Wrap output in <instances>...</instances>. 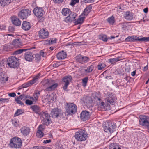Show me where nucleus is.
<instances>
[{
    "instance_id": "57",
    "label": "nucleus",
    "mask_w": 149,
    "mask_h": 149,
    "mask_svg": "<svg viewBox=\"0 0 149 149\" xmlns=\"http://www.w3.org/2000/svg\"><path fill=\"white\" fill-rule=\"evenodd\" d=\"M85 3H93L94 2L95 0H83Z\"/></svg>"
},
{
    "instance_id": "62",
    "label": "nucleus",
    "mask_w": 149,
    "mask_h": 149,
    "mask_svg": "<svg viewBox=\"0 0 149 149\" xmlns=\"http://www.w3.org/2000/svg\"><path fill=\"white\" fill-rule=\"evenodd\" d=\"M34 97L36 100L37 101L38 99L39 96L37 94H36L35 93V94L34 95Z\"/></svg>"
},
{
    "instance_id": "11",
    "label": "nucleus",
    "mask_w": 149,
    "mask_h": 149,
    "mask_svg": "<svg viewBox=\"0 0 149 149\" xmlns=\"http://www.w3.org/2000/svg\"><path fill=\"white\" fill-rule=\"evenodd\" d=\"M49 32L46 29L43 28L39 32V36L40 38L42 39L48 37Z\"/></svg>"
},
{
    "instance_id": "51",
    "label": "nucleus",
    "mask_w": 149,
    "mask_h": 149,
    "mask_svg": "<svg viewBox=\"0 0 149 149\" xmlns=\"http://www.w3.org/2000/svg\"><path fill=\"white\" fill-rule=\"evenodd\" d=\"M15 28L12 26H10L8 27V30L10 32H13L14 31Z\"/></svg>"
},
{
    "instance_id": "32",
    "label": "nucleus",
    "mask_w": 149,
    "mask_h": 149,
    "mask_svg": "<svg viewBox=\"0 0 149 149\" xmlns=\"http://www.w3.org/2000/svg\"><path fill=\"white\" fill-rule=\"evenodd\" d=\"M92 9V7L90 6L86 7L84 10L83 13L82 14V16L84 15L86 16L87 15L88 13L90 12Z\"/></svg>"
},
{
    "instance_id": "8",
    "label": "nucleus",
    "mask_w": 149,
    "mask_h": 149,
    "mask_svg": "<svg viewBox=\"0 0 149 149\" xmlns=\"http://www.w3.org/2000/svg\"><path fill=\"white\" fill-rule=\"evenodd\" d=\"M139 124L143 126L147 127L149 125V117L146 116H140Z\"/></svg>"
},
{
    "instance_id": "13",
    "label": "nucleus",
    "mask_w": 149,
    "mask_h": 149,
    "mask_svg": "<svg viewBox=\"0 0 149 149\" xmlns=\"http://www.w3.org/2000/svg\"><path fill=\"white\" fill-rule=\"evenodd\" d=\"M76 59L79 63H84L87 62L89 60V58L88 57L84 56L80 54L76 56Z\"/></svg>"
},
{
    "instance_id": "42",
    "label": "nucleus",
    "mask_w": 149,
    "mask_h": 149,
    "mask_svg": "<svg viewBox=\"0 0 149 149\" xmlns=\"http://www.w3.org/2000/svg\"><path fill=\"white\" fill-rule=\"evenodd\" d=\"M41 59V56L39 54H36L35 55V60L36 62L39 61Z\"/></svg>"
},
{
    "instance_id": "17",
    "label": "nucleus",
    "mask_w": 149,
    "mask_h": 149,
    "mask_svg": "<svg viewBox=\"0 0 149 149\" xmlns=\"http://www.w3.org/2000/svg\"><path fill=\"white\" fill-rule=\"evenodd\" d=\"M61 110L58 108L53 109L51 112V115L54 118H57L61 114Z\"/></svg>"
},
{
    "instance_id": "14",
    "label": "nucleus",
    "mask_w": 149,
    "mask_h": 149,
    "mask_svg": "<svg viewBox=\"0 0 149 149\" xmlns=\"http://www.w3.org/2000/svg\"><path fill=\"white\" fill-rule=\"evenodd\" d=\"M77 16L76 14L72 12L69 15L65 18V21L67 22H71L74 21Z\"/></svg>"
},
{
    "instance_id": "10",
    "label": "nucleus",
    "mask_w": 149,
    "mask_h": 149,
    "mask_svg": "<svg viewBox=\"0 0 149 149\" xmlns=\"http://www.w3.org/2000/svg\"><path fill=\"white\" fill-rule=\"evenodd\" d=\"M72 77L71 76L68 75L64 77L62 79V83L63 84V89L65 90L70 84V82L71 80Z\"/></svg>"
},
{
    "instance_id": "6",
    "label": "nucleus",
    "mask_w": 149,
    "mask_h": 149,
    "mask_svg": "<svg viewBox=\"0 0 149 149\" xmlns=\"http://www.w3.org/2000/svg\"><path fill=\"white\" fill-rule=\"evenodd\" d=\"M116 127L115 124L112 123L111 121L107 122L105 124L104 130L106 132H109L110 133H113L115 131Z\"/></svg>"
},
{
    "instance_id": "45",
    "label": "nucleus",
    "mask_w": 149,
    "mask_h": 149,
    "mask_svg": "<svg viewBox=\"0 0 149 149\" xmlns=\"http://www.w3.org/2000/svg\"><path fill=\"white\" fill-rule=\"evenodd\" d=\"M88 79V77H86L82 79V82L83 83L84 86H85L86 85Z\"/></svg>"
},
{
    "instance_id": "43",
    "label": "nucleus",
    "mask_w": 149,
    "mask_h": 149,
    "mask_svg": "<svg viewBox=\"0 0 149 149\" xmlns=\"http://www.w3.org/2000/svg\"><path fill=\"white\" fill-rule=\"evenodd\" d=\"M100 107L102 109H104V110L107 109V107H108V105L107 106H106V105L104 103V102H102L100 104Z\"/></svg>"
},
{
    "instance_id": "64",
    "label": "nucleus",
    "mask_w": 149,
    "mask_h": 149,
    "mask_svg": "<svg viewBox=\"0 0 149 149\" xmlns=\"http://www.w3.org/2000/svg\"><path fill=\"white\" fill-rule=\"evenodd\" d=\"M148 8H146L143 10V11L145 13H146L148 12Z\"/></svg>"
},
{
    "instance_id": "59",
    "label": "nucleus",
    "mask_w": 149,
    "mask_h": 149,
    "mask_svg": "<svg viewBox=\"0 0 149 149\" xmlns=\"http://www.w3.org/2000/svg\"><path fill=\"white\" fill-rule=\"evenodd\" d=\"M51 142V139L49 140H44L43 141V143H44L46 144L50 143Z\"/></svg>"
},
{
    "instance_id": "3",
    "label": "nucleus",
    "mask_w": 149,
    "mask_h": 149,
    "mask_svg": "<svg viewBox=\"0 0 149 149\" xmlns=\"http://www.w3.org/2000/svg\"><path fill=\"white\" fill-rule=\"evenodd\" d=\"M8 65L11 68H17L19 66L18 60L16 57L12 56L9 58Z\"/></svg>"
},
{
    "instance_id": "61",
    "label": "nucleus",
    "mask_w": 149,
    "mask_h": 149,
    "mask_svg": "<svg viewBox=\"0 0 149 149\" xmlns=\"http://www.w3.org/2000/svg\"><path fill=\"white\" fill-rule=\"evenodd\" d=\"M2 102H8L9 101V99L8 98H2Z\"/></svg>"
},
{
    "instance_id": "15",
    "label": "nucleus",
    "mask_w": 149,
    "mask_h": 149,
    "mask_svg": "<svg viewBox=\"0 0 149 149\" xmlns=\"http://www.w3.org/2000/svg\"><path fill=\"white\" fill-rule=\"evenodd\" d=\"M90 114V113L87 111H83L81 114V118L83 121H85L89 118Z\"/></svg>"
},
{
    "instance_id": "49",
    "label": "nucleus",
    "mask_w": 149,
    "mask_h": 149,
    "mask_svg": "<svg viewBox=\"0 0 149 149\" xmlns=\"http://www.w3.org/2000/svg\"><path fill=\"white\" fill-rule=\"evenodd\" d=\"M24 94L22 95L19 97H17L16 99L15 100H21L22 99H24Z\"/></svg>"
},
{
    "instance_id": "26",
    "label": "nucleus",
    "mask_w": 149,
    "mask_h": 149,
    "mask_svg": "<svg viewBox=\"0 0 149 149\" xmlns=\"http://www.w3.org/2000/svg\"><path fill=\"white\" fill-rule=\"evenodd\" d=\"M31 108L35 113L39 115L41 111V109L39 107L36 105H34L31 106Z\"/></svg>"
},
{
    "instance_id": "27",
    "label": "nucleus",
    "mask_w": 149,
    "mask_h": 149,
    "mask_svg": "<svg viewBox=\"0 0 149 149\" xmlns=\"http://www.w3.org/2000/svg\"><path fill=\"white\" fill-rule=\"evenodd\" d=\"M125 17L128 20H131L134 18L132 13L129 12H126L125 15Z\"/></svg>"
},
{
    "instance_id": "46",
    "label": "nucleus",
    "mask_w": 149,
    "mask_h": 149,
    "mask_svg": "<svg viewBox=\"0 0 149 149\" xmlns=\"http://www.w3.org/2000/svg\"><path fill=\"white\" fill-rule=\"evenodd\" d=\"M25 102L26 104L28 105H31L33 103L32 101L30 100L29 99H27L26 100Z\"/></svg>"
},
{
    "instance_id": "60",
    "label": "nucleus",
    "mask_w": 149,
    "mask_h": 149,
    "mask_svg": "<svg viewBox=\"0 0 149 149\" xmlns=\"http://www.w3.org/2000/svg\"><path fill=\"white\" fill-rule=\"evenodd\" d=\"M17 103L21 105H24V103L20 100H16Z\"/></svg>"
},
{
    "instance_id": "29",
    "label": "nucleus",
    "mask_w": 149,
    "mask_h": 149,
    "mask_svg": "<svg viewBox=\"0 0 149 149\" xmlns=\"http://www.w3.org/2000/svg\"><path fill=\"white\" fill-rule=\"evenodd\" d=\"M85 18V17L83 16H82V15L80 16L78 19L77 20L75 19V24L77 25L79 24H82Z\"/></svg>"
},
{
    "instance_id": "23",
    "label": "nucleus",
    "mask_w": 149,
    "mask_h": 149,
    "mask_svg": "<svg viewBox=\"0 0 149 149\" xmlns=\"http://www.w3.org/2000/svg\"><path fill=\"white\" fill-rule=\"evenodd\" d=\"M12 23L16 26H19L21 24V21L17 17L13 16L11 18Z\"/></svg>"
},
{
    "instance_id": "37",
    "label": "nucleus",
    "mask_w": 149,
    "mask_h": 149,
    "mask_svg": "<svg viewBox=\"0 0 149 149\" xmlns=\"http://www.w3.org/2000/svg\"><path fill=\"white\" fill-rule=\"evenodd\" d=\"M106 66V65L103 63H100L97 65L98 70H101Z\"/></svg>"
},
{
    "instance_id": "7",
    "label": "nucleus",
    "mask_w": 149,
    "mask_h": 149,
    "mask_svg": "<svg viewBox=\"0 0 149 149\" xmlns=\"http://www.w3.org/2000/svg\"><path fill=\"white\" fill-rule=\"evenodd\" d=\"M31 11L28 9H23L18 14V17L22 19H26L27 17L31 15Z\"/></svg>"
},
{
    "instance_id": "56",
    "label": "nucleus",
    "mask_w": 149,
    "mask_h": 149,
    "mask_svg": "<svg viewBox=\"0 0 149 149\" xmlns=\"http://www.w3.org/2000/svg\"><path fill=\"white\" fill-rule=\"evenodd\" d=\"M64 0H53L54 2L55 3H62Z\"/></svg>"
},
{
    "instance_id": "30",
    "label": "nucleus",
    "mask_w": 149,
    "mask_h": 149,
    "mask_svg": "<svg viewBox=\"0 0 149 149\" xmlns=\"http://www.w3.org/2000/svg\"><path fill=\"white\" fill-rule=\"evenodd\" d=\"M39 115L41 116H44L47 121H51L50 119V116L46 112L42 111L39 113Z\"/></svg>"
},
{
    "instance_id": "31",
    "label": "nucleus",
    "mask_w": 149,
    "mask_h": 149,
    "mask_svg": "<svg viewBox=\"0 0 149 149\" xmlns=\"http://www.w3.org/2000/svg\"><path fill=\"white\" fill-rule=\"evenodd\" d=\"M114 97L111 95H108L107 97V101L111 104H113Z\"/></svg>"
},
{
    "instance_id": "48",
    "label": "nucleus",
    "mask_w": 149,
    "mask_h": 149,
    "mask_svg": "<svg viewBox=\"0 0 149 149\" xmlns=\"http://www.w3.org/2000/svg\"><path fill=\"white\" fill-rule=\"evenodd\" d=\"M79 2V0H71L70 5L71 6H74L76 3Z\"/></svg>"
},
{
    "instance_id": "47",
    "label": "nucleus",
    "mask_w": 149,
    "mask_h": 149,
    "mask_svg": "<svg viewBox=\"0 0 149 149\" xmlns=\"http://www.w3.org/2000/svg\"><path fill=\"white\" fill-rule=\"evenodd\" d=\"M61 65V63L59 62H57L53 64V67H57Z\"/></svg>"
},
{
    "instance_id": "25",
    "label": "nucleus",
    "mask_w": 149,
    "mask_h": 149,
    "mask_svg": "<svg viewBox=\"0 0 149 149\" xmlns=\"http://www.w3.org/2000/svg\"><path fill=\"white\" fill-rule=\"evenodd\" d=\"M37 77L34 78L33 79L30 81L27 84H24L22 85V87L24 88L28 87L30 85L35 83L38 80Z\"/></svg>"
},
{
    "instance_id": "40",
    "label": "nucleus",
    "mask_w": 149,
    "mask_h": 149,
    "mask_svg": "<svg viewBox=\"0 0 149 149\" xmlns=\"http://www.w3.org/2000/svg\"><path fill=\"white\" fill-rule=\"evenodd\" d=\"M23 113V110L22 109H18L14 114V116H16Z\"/></svg>"
},
{
    "instance_id": "63",
    "label": "nucleus",
    "mask_w": 149,
    "mask_h": 149,
    "mask_svg": "<svg viewBox=\"0 0 149 149\" xmlns=\"http://www.w3.org/2000/svg\"><path fill=\"white\" fill-rule=\"evenodd\" d=\"M6 28L5 26L2 25L0 26V29L1 30L4 29Z\"/></svg>"
},
{
    "instance_id": "36",
    "label": "nucleus",
    "mask_w": 149,
    "mask_h": 149,
    "mask_svg": "<svg viewBox=\"0 0 149 149\" xmlns=\"http://www.w3.org/2000/svg\"><path fill=\"white\" fill-rule=\"evenodd\" d=\"M32 49V48L31 49H22L19 50H17L14 52L13 54L15 55H17L20 54L21 53L24 51H26L28 50H30Z\"/></svg>"
},
{
    "instance_id": "4",
    "label": "nucleus",
    "mask_w": 149,
    "mask_h": 149,
    "mask_svg": "<svg viewBox=\"0 0 149 149\" xmlns=\"http://www.w3.org/2000/svg\"><path fill=\"white\" fill-rule=\"evenodd\" d=\"M126 42H134L135 41L147 42L149 41V37H143L142 38H139V37L136 36H129L125 39Z\"/></svg>"
},
{
    "instance_id": "54",
    "label": "nucleus",
    "mask_w": 149,
    "mask_h": 149,
    "mask_svg": "<svg viewBox=\"0 0 149 149\" xmlns=\"http://www.w3.org/2000/svg\"><path fill=\"white\" fill-rule=\"evenodd\" d=\"M42 146H36L33 147L32 149H42Z\"/></svg>"
},
{
    "instance_id": "18",
    "label": "nucleus",
    "mask_w": 149,
    "mask_h": 149,
    "mask_svg": "<svg viewBox=\"0 0 149 149\" xmlns=\"http://www.w3.org/2000/svg\"><path fill=\"white\" fill-rule=\"evenodd\" d=\"M13 45L15 48H19L23 45L22 40L21 39L14 40L12 43Z\"/></svg>"
},
{
    "instance_id": "1",
    "label": "nucleus",
    "mask_w": 149,
    "mask_h": 149,
    "mask_svg": "<svg viewBox=\"0 0 149 149\" xmlns=\"http://www.w3.org/2000/svg\"><path fill=\"white\" fill-rule=\"evenodd\" d=\"M87 135L86 131L83 130L81 129L75 133V137L77 141H83L86 140Z\"/></svg>"
},
{
    "instance_id": "55",
    "label": "nucleus",
    "mask_w": 149,
    "mask_h": 149,
    "mask_svg": "<svg viewBox=\"0 0 149 149\" xmlns=\"http://www.w3.org/2000/svg\"><path fill=\"white\" fill-rule=\"evenodd\" d=\"M56 38H52L51 40V43L49 42L50 44H52L55 43L56 42Z\"/></svg>"
},
{
    "instance_id": "12",
    "label": "nucleus",
    "mask_w": 149,
    "mask_h": 149,
    "mask_svg": "<svg viewBox=\"0 0 149 149\" xmlns=\"http://www.w3.org/2000/svg\"><path fill=\"white\" fill-rule=\"evenodd\" d=\"M54 81L49 80L47 84L50 86L47 87L45 90L46 91H50L54 90L56 88L58 85L57 83L54 84Z\"/></svg>"
},
{
    "instance_id": "50",
    "label": "nucleus",
    "mask_w": 149,
    "mask_h": 149,
    "mask_svg": "<svg viewBox=\"0 0 149 149\" xmlns=\"http://www.w3.org/2000/svg\"><path fill=\"white\" fill-rule=\"evenodd\" d=\"M39 54L40 55V56H42L43 57H44L46 56V54L45 52L42 50L40 51V54Z\"/></svg>"
},
{
    "instance_id": "21",
    "label": "nucleus",
    "mask_w": 149,
    "mask_h": 149,
    "mask_svg": "<svg viewBox=\"0 0 149 149\" xmlns=\"http://www.w3.org/2000/svg\"><path fill=\"white\" fill-rule=\"evenodd\" d=\"M8 77L4 72L0 71V81L2 83H4L8 81Z\"/></svg>"
},
{
    "instance_id": "5",
    "label": "nucleus",
    "mask_w": 149,
    "mask_h": 149,
    "mask_svg": "<svg viewBox=\"0 0 149 149\" xmlns=\"http://www.w3.org/2000/svg\"><path fill=\"white\" fill-rule=\"evenodd\" d=\"M67 108L66 112L68 114H72L74 113L77 111V107L73 103H67Z\"/></svg>"
},
{
    "instance_id": "24",
    "label": "nucleus",
    "mask_w": 149,
    "mask_h": 149,
    "mask_svg": "<svg viewBox=\"0 0 149 149\" xmlns=\"http://www.w3.org/2000/svg\"><path fill=\"white\" fill-rule=\"evenodd\" d=\"M31 27V26L29 22L26 21L23 22L22 26V28L23 29L26 31L29 30Z\"/></svg>"
},
{
    "instance_id": "58",
    "label": "nucleus",
    "mask_w": 149,
    "mask_h": 149,
    "mask_svg": "<svg viewBox=\"0 0 149 149\" xmlns=\"http://www.w3.org/2000/svg\"><path fill=\"white\" fill-rule=\"evenodd\" d=\"M8 95L11 97H14L16 95L15 93L13 92L9 93Z\"/></svg>"
},
{
    "instance_id": "2",
    "label": "nucleus",
    "mask_w": 149,
    "mask_h": 149,
    "mask_svg": "<svg viewBox=\"0 0 149 149\" xmlns=\"http://www.w3.org/2000/svg\"><path fill=\"white\" fill-rule=\"evenodd\" d=\"M10 146L13 148H19L22 146V140L20 138L15 137L11 139Z\"/></svg>"
},
{
    "instance_id": "16",
    "label": "nucleus",
    "mask_w": 149,
    "mask_h": 149,
    "mask_svg": "<svg viewBox=\"0 0 149 149\" xmlns=\"http://www.w3.org/2000/svg\"><path fill=\"white\" fill-rule=\"evenodd\" d=\"M28 50L24 54V58L26 60L28 61H32L34 59L33 55L32 53Z\"/></svg>"
},
{
    "instance_id": "53",
    "label": "nucleus",
    "mask_w": 149,
    "mask_h": 149,
    "mask_svg": "<svg viewBox=\"0 0 149 149\" xmlns=\"http://www.w3.org/2000/svg\"><path fill=\"white\" fill-rule=\"evenodd\" d=\"M44 125H40L38 127V130H40L42 131V130L44 129Z\"/></svg>"
},
{
    "instance_id": "38",
    "label": "nucleus",
    "mask_w": 149,
    "mask_h": 149,
    "mask_svg": "<svg viewBox=\"0 0 149 149\" xmlns=\"http://www.w3.org/2000/svg\"><path fill=\"white\" fill-rule=\"evenodd\" d=\"M94 67L93 65H91L88 67L87 69L85 70V71L86 72L89 73L91 72L93 69Z\"/></svg>"
},
{
    "instance_id": "33",
    "label": "nucleus",
    "mask_w": 149,
    "mask_h": 149,
    "mask_svg": "<svg viewBox=\"0 0 149 149\" xmlns=\"http://www.w3.org/2000/svg\"><path fill=\"white\" fill-rule=\"evenodd\" d=\"M71 12L70 10L68 8H63L62 11V14L64 16H68Z\"/></svg>"
},
{
    "instance_id": "20",
    "label": "nucleus",
    "mask_w": 149,
    "mask_h": 149,
    "mask_svg": "<svg viewBox=\"0 0 149 149\" xmlns=\"http://www.w3.org/2000/svg\"><path fill=\"white\" fill-rule=\"evenodd\" d=\"M83 101L86 105L91 106V105L93 103L92 98L90 97L86 96L84 97Z\"/></svg>"
},
{
    "instance_id": "34",
    "label": "nucleus",
    "mask_w": 149,
    "mask_h": 149,
    "mask_svg": "<svg viewBox=\"0 0 149 149\" xmlns=\"http://www.w3.org/2000/svg\"><path fill=\"white\" fill-rule=\"evenodd\" d=\"M120 58L121 57H120L118 56L115 58L110 59H109V61L112 64H114L120 60Z\"/></svg>"
},
{
    "instance_id": "19",
    "label": "nucleus",
    "mask_w": 149,
    "mask_h": 149,
    "mask_svg": "<svg viewBox=\"0 0 149 149\" xmlns=\"http://www.w3.org/2000/svg\"><path fill=\"white\" fill-rule=\"evenodd\" d=\"M30 129L29 127L24 126L20 129V131L22 134L24 136H27L29 133Z\"/></svg>"
},
{
    "instance_id": "22",
    "label": "nucleus",
    "mask_w": 149,
    "mask_h": 149,
    "mask_svg": "<svg viewBox=\"0 0 149 149\" xmlns=\"http://www.w3.org/2000/svg\"><path fill=\"white\" fill-rule=\"evenodd\" d=\"M67 54L66 52L63 50L58 53L56 55L57 58L58 60H63L65 58L67 57Z\"/></svg>"
},
{
    "instance_id": "28",
    "label": "nucleus",
    "mask_w": 149,
    "mask_h": 149,
    "mask_svg": "<svg viewBox=\"0 0 149 149\" xmlns=\"http://www.w3.org/2000/svg\"><path fill=\"white\" fill-rule=\"evenodd\" d=\"M13 1V0H0V4L2 6L8 5Z\"/></svg>"
},
{
    "instance_id": "35",
    "label": "nucleus",
    "mask_w": 149,
    "mask_h": 149,
    "mask_svg": "<svg viewBox=\"0 0 149 149\" xmlns=\"http://www.w3.org/2000/svg\"><path fill=\"white\" fill-rule=\"evenodd\" d=\"M107 21L110 24L113 25L115 22L114 17L113 16H112L108 18L107 19Z\"/></svg>"
},
{
    "instance_id": "9",
    "label": "nucleus",
    "mask_w": 149,
    "mask_h": 149,
    "mask_svg": "<svg viewBox=\"0 0 149 149\" xmlns=\"http://www.w3.org/2000/svg\"><path fill=\"white\" fill-rule=\"evenodd\" d=\"M33 13L37 17H42L45 14V11L43 9L39 7L35 8L33 10Z\"/></svg>"
},
{
    "instance_id": "44",
    "label": "nucleus",
    "mask_w": 149,
    "mask_h": 149,
    "mask_svg": "<svg viewBox=\"0 0 149 149\" xmlns=\"http://www.w3.org/2000/svg\"><path fill=\"white\" fill-rule=\"evenodd\" d=\"M43 118L44 119L42 120V122L43 124L46 125H49V123H51V121H46L44 119V118L43 117Z\"/></svg>"
},
{
    "instance_id": "52",
    "label": "nucleus",
    "mask_w": 149,
    "mask_h": 149,
    "mask_svg": "<svg viewBox=\"0 0 149 149\" xmlns=\"http://www.w3.org/2000/svg\"><path fill=\"white\" fill-rule=\"evenodd\" d=\"M110 149H117V146H114V144H111L110 146Z\"/></svg>"
},
{
    "instance_id": "41",
    "label": "nucleus",
    "mask_w": 149,
    "mask_h": 149,
    "mask_svg": "<svg viewBox=\"0 0 149 149\" xmlns=\"http://www.w3.org/2000/svg\"><path fill=\"white\" fill-rule=\"evenodd\" d=\"M99 38L104 42L107 41V36L105 35H102L99 36Z\"/></svg>"
},
{
    "instance_id": "39",
    "label": "nucleus",
    "mask_w": 149,
    "mask_h": 149,
    "mask_svg": "<svg viewBox=\"0 0 149 149\" xmlns=\"http://www.w3.org/2000/svg\"><path fill=\"white\" fill-rule=\"evenodd\" d=\"M43 134H44L42 131L38 130L36 135L38 138H40L43 136Z\"/></svg>"
}]
</instances>
